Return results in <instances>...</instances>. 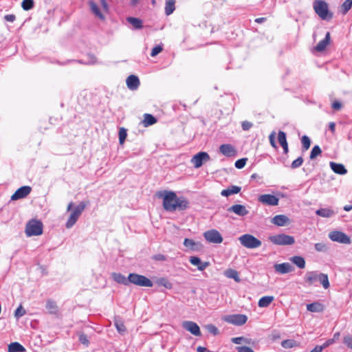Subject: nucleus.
Returning <instances> with one entry per match:
<instances>
[{
    "instance_id": "18",
    "label": "nucleus",
    "mask_w": 352,
    "mask_h": 352,
    "mask_svg": "<svg viewBox=\"0 0 352 352\" xmlns=\"http://www.w3.org/2000/svg\"><path fill=\"white\" fill-rule=\"evenodd\" d=\"M219 151L226 157L234 156L236 154L235 148L233 146L229 144H221L219 146Z\"/></svg>"
},
{
    "instance_id": "50",
    "label": "nucleus",
    "mask_w": 352,
    "mask_h": 352,
    "mask_svg": "<svg viewBox=\"0 0 352 352\" xmlns=\"http://www.w3.org/2000/svg\"><path fill=\"white\" fill-rule=\"evenodd\" d=\"M248 159L247 158H241L236 161L235 162V167L238 169L243 168L246 164Z\"/></svg>"
},
{
    "instance_id": "40",
    "label": "nucleus",
    "mask_w": 352,
    "mask_h": 352,
    "mask_svg": "<svg viewBox=\"0 0 352 352\" xmlns=\"http://www.w3.org/2000/svg\"><path fill=\"white\" fill-rule=\"evenodd\" d=\"M281 346L285 349H290L296 346V342L294 340H285L281 342Z\"/></svg>"
},
{
    "instance_id": "43",
    "label": "nucleus",
    "mask_w": 352,
    "mask_h": 352,
    "mask_svg": "<svg viewBox=\"0 0 352 352\" xmlns=\"http://www.w3.org/2000/svg\"><path fill=\"white\" fill-rule=\"evenodd\" d=\"M321 152H322V151L319 146H318V145L314 146L311 151V153H310V159L311 160L315 159L317 156L320 155Z\"/></svg>"
},
{
    "instance_id": "31",
    "label": "nucleus",
    "mask_w": 352,
    "mask_h": 352,
    "mask_svg": "<svg viewBox=\"0 0 352 352\" xmlns=\"http://www.w3.org/2000/svg\"><path fill=\"white\" fill-rule=\"evenodd\" d=\"M25 349L19 342H12L8 345V352H24Z\"/></svg>"
},
{
    "instance_id": "56",
    "label": "nucleus",
    "mask_w": 352,
    "mask_h": 352,
    "mask_svg": "<svg viewBox=\"0 0 352 352\" xmlns=\"http://www.w3.org/2000/svg\"><path fill=\"white\" fill-rule=\"evenodd\" d=\"M241 126L244 131H248L252 126V124L248 121H243L241 124Z\"/></svg>"
},
{
    "instance_id": "27",
    "label": "nucleus",
    "mask_w": 352,
    "mask_h": 352,
    "mask_svg": "<svg viewBox=\"0 0 352 352\" xmlns=\"http://www.w3.org/2000/svg\"><path fill=\"white\" fill-rule=\"evenodd\" d=\"M241 190V188L237 186H231L230 187L223 190L221 192V195L223 197H228L232 195L239 193Z\"/></svg>"
},
{
    "instance_id": "60",
    "label": "nucleus",
    "mask_w": 352,
    "mask_h": 352,
    "mask_svg": "<svg viewBox=\"0 0 352 352\" xmlns=\"http://www.w3.org/2000/svg\"><path fill=\"white\" fill-rule=\"evenodd\" d=\"M154 259L156 261H166V256L159 254L154 256Z\"/></svg>"
},
{
    "instance_id": "28",
    "label": "nucleus",
    "mask_w": 352,
    "mask_h": 352,
    "mask_svg": "<svg viewBox=\"0 0 352 352\" xmlns=\"http://www.w3.org/2000/svg\"><path fill=\"white\" fill-rule=\"evenodd\" d=\"M157 122V119L151 114L145 113L144 115V120L142 124L144 126L147 127L153 125Z\"/></svg>"
},
{
    "instance_id": "32",
    "label": "nucleus",
    "mask_w": 352,
    "mask_h": 352,
    "mask_svg": "<svg viewBox=\"0 0 352 352\" xmlns=\"http://www.w3.org/2000/svg\"><path fill=\"white\" fill-rule=\"evenodd\" d=\"M291 261L294 263L300 269H303L305 267V259L300 256H295L291 258Z\"/></svg>"
},
{
    "instance_id": "22",
    "label": "nucleus",
    "mask_w": 352,
    "mask_h": 352,
    "mask_svg": "<svg viewBox=\"0 0 352 352\" xmlns=\"http://www.w3.org/2000/svg\"><path fill=\"white\" fill-rule=\"evenodd\" d=\"M330 40H331L330 33L327 32V34L325 35V38L324 39H322V41H320L317 44V45L315 47V50L317 52L324 51L326 49L327 46L330 43Z\"/></svg>"
},
{
    "instance_id": "5",
    "label": "nucleus",
    "mask_w": 352,
    "mask_h": 352,
    "mask_svg": "<svg viewBox=\"0 0 352 352\" xmlns=\"http://www.w3.org/2000/svg\"><path fill=\"white\" fill-rule=\"evenodd\" d=\"M25 232L28 236L41 235L43 233V224L40 221L32 219L26 224Z\"/></svg>"
},
{
    "instance_id": "55",
    "label": "nucleus",
    "mask_w": 352,
    "mask_h": 352,
    "mask_svg": "<svg viewBox=\"0 0 352 352\" xmlns=\"http://www.w3.org/2000/svg\"><path fill=\"white\" fill-rule=\"evenodd\" d=\"M79 341L80 342V343H82V344L86 345V346H87L89 343V341L87 336L85 334L80 335Z\"/></svg>"
},
{
    "instance_id": "34",
    "label": "nucleus",
    "mask_w": 352,
    "mask_h": 352,
    "mask_svg": "<svg viewBox=\"0 0 352 352\" xmlns=\"http://www.w3.org/2000/svg\"><path fill=\"white\" fill-rule=\"evenodd\" d=\"M225 276L229 278L234 279L236 282L239 283L241 279L239 278L237 271L232 269H229L225 272Z\"/></svg>"
},
{
    "instance_id": "36",
    "label": "nucleus",
    "mask_w": 352,
    "mask_h": 352,
    "mask_svg": "<svg viewBox=\"0 0 352 352\" xmlns=\"http://www.w3.org/2000/svg\"><path fill=\"white\" fill-rule=\"evenodd\" d=\"M352 7V0H345L342 4L340 12L342 14H346Z\"/></svg>"
},
{
    "instance_id": "46",
    "label": "nucleus",
    "mask_w": 352,
    "mask_h": 352,
    "mask_svg": "<svg viewBox=\"0 0 352 352\" xmlns=\"http://www.w3.org/2000/svg\"><path fill=\"white\" fill-rule=\"evenodd\" d=\"M315 249L319 252H326L328 250V247L324 243H317L315 244Z\"/></svg>"
},
{
    "instance_id": "58",
    "label": "nucleus",
    "mask_w": 352,
    "mask_h": 352,
    "mask_svg": "<svg viewBox=\"0 0 352 352\" xmlns=\"http://www.w3.org/2000/svg\"><path fill=\"white\" fill-rule=\"evenodd\" d=\"M342 107V104L340 102L338 101H335L332 103V108L335 110H340Z\"/></svg>"
},
{
    "instance_id": "2",
    "label": "nucleus",
    "mask_w": 352,
    "mask_h": 352,
    "mask_svg": "<svg viewBox=\"0 0 352 352\" xmlns=\"http://www.w3.org/2000/svg\"><path fill=\"white\" fill-rule=\"evenodd\" d=\"M88 203L85 201H81L80 204L76 206L73 202H70L67 208V211H71V213L69 216V218L65 223V227L67 229L71 228L74 226L76 223L85 208L87 207Z\"/></svg>"
},
{
    "instance_id": "37",
    "label": "nucleus",
    "mask_w": 352,
    "mask_h": 352,
    "mask_svg": "<svg viewBox=\"0 0 352 352\" xmlns=\"http://www.w3.org/2000/svg\"><path fill=\"white\" fill-rule=\"evenodd\" d=\"M89 5L93 13H94L95 15L97 16L98 18L102 19L104 16L101 12L100 11L98 6L94 1H90Z\"/></svg>"
},
{
    "instance_id": "21",
    "label": "nucleus",
    "mask_w": 352,
    "mask_h": 352,
    "mask_svg": "<svg viewBox=\"0 0 352 352\" xmlns=\"http://www.w3.org/2000/svg\"><path fill=\"white\" fill-rule=\"evenodd\" d=\"M127 87L131 90H136L140 86V80L138 76L130 75L126 80Z\"/></svg>"
},
{
    "instance_id": "45",
    "label": "nucleus",
    "mask_w": 352,
    "mask_h": 352,
    "mask_svg": "<svg viewBox=\"0 0 352 352\" xmlns=\"http://www.w3.org/2000/svg\"><path fill=\"white\" fill-rule=\"evenodd\" d=\"M343 343L350 349H352V335L347 334L343 338Z\"/></svg>"
},
{
    "instance_id": "12",
    "label": "nucleus",
    "mask_w": 352,
    "mask_h": 352,
    "mask_svg": "<svg viewBox=\"0 0 352 352\" xmlns=\"http://www.w3.org/2000/svg\"><path fill=\"white\" fill-rule=\"evenodd\" d=\"M225 320L235 325H243L247 322L248 317L243 314H233L227 316Z\"/></svg>"
},
{
    "instance_id": "8",
    "label": "nucleus",
    "mask_w": 352,
    "mask_h": 352,
    "mask_svg": "<svg viewBox=\"0 0 352 352\" xmlns=\"http://www.w3.org/2000/svg\"><path fill=\"white\" fill-rule=\"evenodd\" d=\"M129 283L141 287H151L153 286V283L150 279L143 275L135 273L129 274Z\"/></svg>"
},
{
    "instance_id": "63",
    "label": "nucleus",
    "mask_w": 352,
    "mask_h": 352,
    "mask_svg": "<svg viewBox=\"0 0 352 352\" xmlns=\"http://www.w3.org/2000/svg\"><path fill=\"white\" fill-rule=\"evenodd\" d=\"M322 350H323V347H322L321 346L317 345L310 352H322Z\"/></svg>"
},
{
    "instance_id": "57",
    "label": "nucleus",
    "mask_w": 352,
    "mask_h": 352,
    "mask_svg": "<svg viewBox=\"0 0 352 352\" xmlns=\"http://www.w3.org/2000/svg\"><path fill=\"white\" fill-rule=\"evenodd\" d=\"M238 352H254V351L248 346H238L236 348Z\"/></svg>"
},
{
    "instance_id": "42",
    "label": "nucleus",
    "mask_w": 352,
    "mask_h": 352,
    "mask_svg": "<svg viewBox=\"0 0 352 352\" xmlns=\"http://www.w3.org/2000/svg\"><path fill=\"white\" fill-rule=\"evenodd\" d=\"M278 140L281 146L287 144L286 134L285 132L280 131L278 134Z\"/></svg>"
},
{
    "instance_id": "26",
    "label": "nucleus",
    "mask_w": 352,
    "mask_h": 352,
    "mask_svg": "<svg viewBox=\"0 0 352 352\" xmlns=\"http://www.w3.org/2000/svg\"><path fill=\"white\" fill-rule=\"evenodd\" d=\"M316 214L320 217L329 218L333 216L336 212L333 210L329 208H322L317 210Z\"/></svg>"
},
{
    "instance_id": "54",
    "label": "nucleus",
    "mask_w": 352,
    "mask_h": 352,
    "mask_svg": "<svg viewBox=\"0 0 352 352\" xmlns=\"http://www.w3.org/2000/svg\"><path fill=\"white\" fill-rule=\"evenodd\" d=\"M275 135H276V133L274 131H273L269 136V140H270V144L272 147L276 148H277V146H276V142H275Z\"/></svg>"
},
{
    "instance_id": "39",
    "label": "nucleus",
    "mask_w": 352,
    "mask_h": 352,
    "mask_svg": "<svg viewBox=\"0 0 352 352\" xmlns=\"http://www.w3.org/2000/svg\"><path fill=\"white\" fill-rule=\"evenodd\" d=\"M115 326L116 327L117 331L120 333H124L126 331V329L124 324V322L121 321L120 320H115Z\"/></svg>"
},
{
    "instance_id": "59",
    "label": "nucleus",
    "mask_w": 352,
    "mask_h": 352,
    "mask_svg": "<svg viewBox=\"0 0 352 352\" xmlns=\"http://www.w3.org/2000/svg\"><path fill=\"white\" fill-rule=\"evenodd\" d=\"M4 18L7 21L13 22L15 20L16 16L14 14H7L4 16Z\"/></svg>"
},
{
    "instance_id": "33",
    "label": "nucleus",
    "mask_w": 352,
    "mask_h": 352,
    "mask_svg": "<svg viewBox=\"0 0 352 352\" xmlns=\"http://www.w3.org/2000/svg\"><path fill=\"white\" fill-rule=\"evenodd\" d=\"M126 21L133 25L135 29H141L142 28V21L141 19L135 17H127Z\"/></svg>"
},
{
    "instance_id": "19",
    "label": "nucleus",
    "mask_w": 352,
    "mask_h": 352,
    "mask_svg": "<svg viewBox=\"0 0 352 352\" xmlns=\"http://www.w3.org/2000/svg\"><path fill=\"white\" fill-rule=\"evenodd\" d=\"M274 269L276 272L284 274L293 271L294 268L292 265L289 263H283L280 264L274 265Z\"/></svg>"
},
{
    "instance_id": "52",
    "label": "nucleus",
    "mask_w": 352,
    "mask_h": 352,
    "mask_svg": "<svg viewBox=\"0 0 352 352\" xmlns=\"http://www.w3.org/2000/svg\"><path fill=\"white\" fill-rule=\"evenodd\" d=\"M206 329L208 330V332H210V333L213 334L214 336H216L219 333V330L213 324H208L206 327Z\"/></svg>"
},
{
    "instance_id": "38",
    "label": "nucleus",
    "mask_w": 352,
    "mask_h": 352,
    "mask_svg": "<svg viewBox=\"0 0 352 352\" xmlns=\"http://www.w3.org/2000/svg\"><path fill=\"white\" fill-rule=\"evenodd\" d=\"M157 283L168 289H170L173 287V284L166 278H161L158 279Z\"/></svg>"
},
{
    "instance_id": "23",
    "label": "nucleus",
    "mask_w": 352,
    "mask_h": 352,
    "mask_svg": "<svg viewBox=\"0 0 352 352\" xmlns=\"http://www.w3.org/2000/svg\"><path fill=\"white\" fill-rule=\"evenodd\" d=\"M329 165L332 170L337 174L345 175L347 173V170L342 164H338L333 162H331Z\"/></svg>"
},
{
    "instance_id": "30",
    "label": "nucleus",
    "mask_w": 352,
    "mask_h": 352,
    "mask_svg": "<svg viewBox=\"0 0 352 352\" xmlns=\"http://www.w3.org/2000/svg\"><path fill=\"white\" fill-rule=\"evenodd\" d=\"M184 245L190 250L195 251L198 250V247L200 246V244L196 243L192 239H185L184 241Z\"/></svg>"
},
{
    "instance_id": "1",
    "label": "nucleus",
    "mask_w": 352,
    "mask_h": 352,
    "mask_svg": "<svg viewBox=\"0 0 352 352\" xmlns=\"http://www.w3.org/2000/svg\"><path fill=\"white\" fill-rule=\"evenodd\" d=\"M163 199V207L168 212L184 210L188 207V201L183 197H177L173 191L164 190L158 193Z\"/></svg>"
},
{
    "instance_id": "14",
    "label": "nucleus",
    "mask_w": 352,
    "mask_h": 352,
    "mask_svg": "<svg viewBox=\"0 0 352 352\" xmlns=\"http://www.w3.org/2000/svg\"><path fill=\"white\" fill-rule=\"evenodd\" d=\"M182 327L188 331L190 332L195 336H201L200 328L198 324L192 321H184L182 323Z\"/></svg>"
},
{
    "instance_id": "64",
    "label": "nucleus",
    "mask_w": 352,
    "mask_h": 352,
    "mask_svg": "<svg viewBox=\"0 0 352 352\" xmlns=\"http://www.w3.org/2000/svg\"><path fill=\"white\" fill-rule=\"evenodd\" d=\"M329 129L331 130L332 133H334L336 129V124L334 122H330L329 124Z\"/></svg>"
},
{
    "instance_id": "10",
    "label": "nucleus",
    "mask_w": 352,
    "mask_h": 352,
    "mask_svg": "<svg viewBox=\"0 0 352 352\" xmlns=\"http://www.w3.org/2000/svg\"><path fill=\"white\" fill-rule=\"evenodd\" d=\"M329 238L333 241L343 244H349L351 243L350 238L344 232L340 231H331L329 233Z\"/></svg>"
},
{
    "instance_id": "35",
    "label": "nucleus",
    "mask_w": 352,
    "mask_h": 352,
    "mask_svg": "<svg viewBox=\"0 0 352 352\" xmlns=\"http://www.w3.org/2000/svg\"><path fill=\"white\" fill-rule=\"evenodd\" d=\"M175 0H167L165 5V13L166 15L171 14L175 10Z\"/></svg>"
},
{
    "instance_id": "51",
    "label": "nucleus",
    "mask_w": 352,
    "mask_h": 352,
    "mask_svg": "<svg viewBox=\"0 0 352 352\" xmlns=\"http://www.w3.org/2000/svg\"><path fill=\"white\" fill-rule=\"evenodd\" d=\"M232 342L236 344H240L242 342L250 343V342L247 338H245L243 337L233 338L232 339Z\"/></svg>"
},
{
    "instance_id": "61",
    "label": "nucleus",
    "mask_w": 352,
    "mask_h": 352,
    "mask_svg": "<svg viewBox=\"0 0 352 352\" xmlns=\"http://www.w3.org/2000/svg\"><path fill=\"white\" fill-rule=\"evenodd\" d=\"M46 307L48 309H56V305H55V303L54 302L49 300V301L47 302Z\"/></svg>"
},
{
    "instance_id": "48",
    "label": "nucleus",
    "mask_w": 352,
    "mask_h": 352,
    "mask_svg": "<svg viewBox=\"0 0 352 352\" xmlns=\"http://www.w3.org/2000/svg\"><path fill=\"white\" fill-rule=\"evenodd\" d=\"M303 163V159L302 157H298L296 160H294L291 164V168L292 169H296L299 168Z\"/></svg>"
},
{
    "instance_id": "44",
    "label": "nucleus",
    "mask_w": 352,
    "mask_h": 352,
    "mask_svg": "<svg viewBox=\"0 0 352 352\" xmlns=\"http://www.w3.org/2000/svg\"><path fill=\"white\" fill-rule=\"evenodd\" d=\"M118 135H119V142L122 145L124 144V142L126 138V136H127L126 130L124 128H120L119 130Z\"/></svg>"
},
{
    "instance_id": "17",
    "label": "nucleus",
    "mask_w": 352,
    "mask_h": 352,
    "mask_svg": "<svg viewBox=\"0 0 352 352\" xmlns=\"http://www.w3.org/2000/svg\"><path fill=\"white\" fill-rule=\"evenodd\" d=\"M271 222L277 226H285L290 223V219L285 214L274 216Z\"/></svg>"
},
{
    "instance_id": "53",
    "label": "nucleus",
    "mask_w": 352,
    "mask_h": 352,
    "mask_svg": "<svg viewBox=\"0 0 352 352\" xmlns=\"http://www.w3.org/2000/svg\"><path fill=\"white\" fill-rule=\"evenodd\" d=\"M162 50L163 49L161 46H160V45L155 46V47L153 48L151 53V56L153 57L157 56L158 54H160L162 51Z\"/></svg>"
},
{
    "instance_id": "15",
    "label": "nucleus",
    "mask_w": 352,
    "mask_h": 352,
    "mask_svg": "<svg viewBox=\"0 0 352 352\" xmlns=\"http://www.w3.org/2000/svg\"><path fill=\"white\" fill-rule=\"evenodd\" d=\"M31 187L28 186H24L16 190V192L12 195L11 200L15 201L20 199H23L28 196L31 192Z\"/></svg>"
},
{
    "instance_id": "7",
    "label": "nucleus",
    "mask_w": 352,
    "mask_h": 352,
    "mask_svg": "<svg viewBox=\"0 0 352 352\" xmlns=\"http://www.w3.org/2000/svg\"><path fill=\"white\" fill-rule=\"evenodd\" d=\"M239 241L243 247L249 249L259 248L262 244L259 239L250 234L241 235L239 238Z\"/></svg>"
},
{
    "instance_id": "62",
    "label": "nucleus",
    "mask_w": 352,
    "mask_h": 352,
    "mask_svg": "<svg viewBox=\"0 0 352 352\" xmlns=\"http://www.w3.org/2000/svg\"><path fill=\"white\" fill-rule=\"evenodd\" d=\"M333 343H334L333 340L329 339L322 345H321V346L323 347V349H324L327 348V346L333 344Z\"/></svg>"
},
{
    "instance_id": "49",
    "label": "nucleus",
    "mask_w": 352,
    "mask_h": 352,
    "mask_svg": "<svg viewBox=\"0 0 352 352\" xmlns=\"http://www.w3.org/2000/svg\"><path fill=\"white\" fill-rule=\"evenodd\" d=\"M26 311L22 305H19L14 312V316L16 318H19L20 317L24 316Z\"/></svg>"
},
{
    "instance_id": "20",
    "label": "nucleus",
    "mask_w": 352,
    "mask_h": 352,
    "mask_svg": "<svg viewBox=\"0 0 352 352\" xmlns=\"http://www.w3.org/2000/svg\"><path fill=\"white\" fill-rule=\"evenodd\" d=\"M189 261L192 265L197 266L199 271H203L209 266L208 262H201V259L197 256H190Z\"/></svg>"
},
{
    "instance_id": "6",
    "label": "nucleus",
    "mask_w": 352,
    "mask_h": 352,
    "mask_svg": "<svg viewBox=\"0 0 352 352\" xmlns=\"http://www.w3.org/2000/svg\"><path fill=\"white\" fill-rule=\"evenodd\" d=\"M269 240L276 245H291L295 243L294 237L286 234H279L269 236Z\"/></svg>"
},
{
    "instance_id": "13",
    "label": "nucleus",
    "mask_w": 352,
    "mask_h": 352,
    "mask_svg": "<svg viewBox=\"0 0 352 352\" xmlns=\"http://www.w3.org/2000/svg\"><path fill=\"white\" fill-rule=\"evenodd\" d=\"M258 201L267 206H277L279 202V199L274 195L270 194L261 195L258 198Z\"/></svg>"
},
{
    "instance_id": "47",
    "label": "nucleus",
    "mask_w": 352,
    "mask_h": 352,
    "mask_svg": "<svg viewBox=\"0 0 352 352\" xmlns=\"http://www.w3.org/2000/svg\"><path fill=\"white\" fill-rule=\"evenodd\" d=\"M302 147L305 150H307L311 145V140L307 135H303L301 139Z\"/></svg>"
},
{
    "instance_id": "3",
    "label": "nucleus",
    "mask_w": 352,
    "mask_h": 352,
    "mask_svg": "<svg viewBox=\"0 0 352 352\" xmlns=\"http://www.w3.org/2000/svg\"><path fill=\"white\" fill-rule=\"evenodd\" d=\"M305 280L310 285L316 281H319L324 289L329 288L330 285L327 274L318 273V272H307L305 274Z\"/></svg>"
},
{
    "instance_id": "4",
    "label": "nucleus",
    "mask_w": 352,
    "mask_h": 352,
    "mask_svg": "<svg viewBox=\"0 0 352 352\" xmlns=\"http://www.w3.org/2000/svg\"><path fill=\"white\" fill-rule=\"evenodd\" d=\"M314 9L322 20L329 21L333 17V14L329 10L328 4L323 0L315 1L314 2Z\"/></svg>"
},
{
    "instance_id": "25",
    "label": "nucleus",
    "mask_w": 352,
    "mask_h": 352,
    "mask_svg": "<svg viewBox=\"0 0 352 352\" xmlns=\"http://www.w3.org/2000/svg\"><path fill=\"white\" fill-rule=\"evenodd\" d=\"M307 309L311 312L320 313L324 311V306L319 302H315L307 305Z\"/></svg>"
},
{
    "instance_id": "16",
    "label": "nucleus",
    "mask_w": 352,
    "mask_h": 352,
    "mask_svg": "<svg viewBox=\"0 0 352 352\" xmlns=\"http://www.w3.org/2000/svg\"><path fill=\"white\" fill-rule=\"evenodd\" d=\"M228 211L230 212H233L240 217H244L249 213V211L247 210L246 207L241 204H235L232 206L228 209Z\"/></svg>"
},
{
    "instance_id": "29",
    "label": "nucleus",
    "mask_w": 352,
    "mask_h": 352,
    "mask_svg": "<svg viewBox=\"0 0 352 352\" xmlns=\"http://www.w3.org/2000/svg\"><path fill=\"white\" fill-rule=\"evenodd\" d=\"M274 299V298L272 296H263L259 299L258 305L259 307H267Z\"/></svg>"
},
{
    "instance_id": "41",
    "label": "nucleus",
    "mask_w": 352,
    "mask_h": 352,
    "mask_svg": "<svg viewBox=\"0 0 352 352\" xmlns=\"http://www.w3.org/2000/svg\"><path fill=\"white\" fill-rule=\"evenodd\" d=\"M33 0H23L21 3V7L24 10H30L34 7Z\"/></svg>"
},
{
    "instance_id": "24",
    "label": "nucleus",
    "mask_w": 352,
    "mask_h": 352,
    "mask_svg": "<svg viewBox=\"0 0 352 352\" xmlns=\"http://www.w3.org/2000/svg\"><path fill=\"white\" fill-rule=\"evenodd\" d=\"M112 278L118 283L128 285L129 284V276L126 278L120 273L113 272L111 274Z\"/></svg>"
},
{
    "instance_id": "11",
    "label": "nucleus",
    "mask_w": 352,
    "mask_h": 352,
    "mask_svg": "<svg viewBox=\"0 0 352 352\" xmlns=\"http://www.w3.org/2000/svg\"><path fill=\"white\" fill-rule=\"evenodd\" d=\"M209 160L210 155L206 152H199L192 157L191 163L195 168H198Z\"/></svg>"
},
{
    "instance_id": "9",
    "label": "nucleus",
    "mask_w": 352,
    "mask_h": 352,
    "mask_svg": "<svg viewBox=\"0 0 352 352\" xmlns=\"http://www.w3.org/2000/svg\"><path fill=\"white\" fill-rule=\"evenodd\" d=\"M203 236L206 241L210 243L219 244L223 242V236L216 229H210L204 232Z\"/></svg>"
}]
</instances>
